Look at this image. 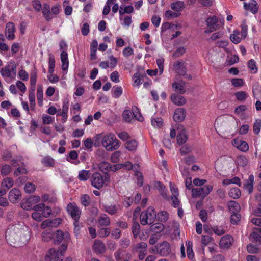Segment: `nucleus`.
Returning a JSON list of instances; mask_svg holds the SVG:
<instances>
[{"instance_id":"obj_1","label":"nucleus","mask_w":261,"mask_h":261,"mask_svg":"<svg viewBox=\"0 0 261 261\" xmlns=\"http://www.w3.org/2000/svg\"><path fill=\"white\" fill-rule=\"evenodd\" d=\"M27 226L18 224L7 231L6 238L11 245H21L27 241Z\"/></svg>"},{"instance_id":"obj_2","label":"nucleus","mask_w":261,"mask_h":261,"mask_svg":"<svg viewBox=\"0 0 261 261\" xmlns=\"http://www.w3.org/2000/svg\"><path fill=\"white\" fill-rule=\"evenodd\" d=\"M101 143L102 146L108 151L117 150L120 147V141L113 133L103 135Z\"/></svg>"},{"instance_id":"obj_3","label":"nucleus","mask_w":261,"mask_h":261,"mask_svg":"<svg viewBox=\"0 0 261 261\" xmlns=\"http://www.w3.org/2000/svg\"><path fill=\"white\" fill-rule=\"evenodd\" d=\"M16 73V64L14 61H12L9 62L7 64L0 70L1 75L7 83H10L15 78Z\"/></svg>"},{"instance_id":"obj_4","label":"nucleus","mask_w":261,"mask_h":261,"mask_svg":"<svg viewBox=\"0 0 261 261\" xmlns=\"http://www.w3.org/2000/svg\"><path fill=\"white\" fill-rule=\"evenodd\" d=\"M90 181L92 186L97 189H100L102 187L109 184L110 177L108 175H102L99 172H95L92 174Z\"/></svg>"},{"instance_id":"obj_5","label":"nucleus","mask_w":261,"mask_h":261,"mask_svg":"<svg viewBox=\"0 0 261 261\" xmlns=\"http://www.w3.org/2000/svg\"><path fill=\"white\" fill-rule=\"evenodd\" d=\"M156 218V214L152 207H148L141 212L140 215V223L143 225L153 224Z\"/></svg>"},{"instance_id":"obj_6","label":"nucleus","mask_w":261,"mask_h":261,"mask_svg":"<svg viewBox=\"0 0 261 261\" xmlns=\"http://www.w3.org/2000/svg\"><path fill=\"white\" fill-rule=\"evenodd\" d=\"M150 251L162 256H166L171 253V248L170 244L164 241L152 247L150 249Z\"/></svg>"},{"instance_id":"obj_7","label":"nucleus","mask_w":261,"mask_h":261,"mask_svg":"<svg viewBox=\"0 0 261 261\" xmlns=\"http://www.w3.org/2000/svg\"><path fill=\"white\" fill-rule=\"evenodd\" d=\"M213 186L206 185L203 187L194 188L192 190V195L194 197H205L213 190Z\"/></svg>"},{"instance_id":"obj_8","label":"nucleus","mask_w":261,"mask_h":261,"mask_svg":"<svg viewBox=\"0 0 261 261\" xmlns=\"http://www.w3.org/2000/svg\"><path fill=\"white\" fill-rule=\"evenodd\" d=\"M67 211L74 220H79L81 215V210L75 203H69L67 206Z\"/></svg>"},{"instance_id":"obj_9","label":"nucleus","mask_w":261,"mask_h":261,"mask_svg":"<svg viewBox=\"0 0 261 261\" xmlns=\"http://www.w3.org/2000/svg\"><path fill=\"white\" fill-rule=\"evenodd\" d=\"M62 221V219L59 218L53 220H46L42 222L41 228L44 229L47 227H57L61 223Z\"/></svg>"},{"instance_id":"obj_10","label":"nucleus","mask_w":261,"mask_h":261,"mask_svg":"<svg viewBox=\"0 0 261 261\" xmlns=\"http://www.w3.org/2000/svg\"><path fill=\"white\" fill-rule=\"evenodd\" d=\"M232 144L234 147L243 152H246L249 149V146L247 142L239 138L234 139L232 141Z\"/></svg>"},{"instance_id":"obj_11","label":"nucleus","mask_w":261,"mask_h":261,"mask_svg":"<svg viewBox=\"0 0 261 261\" xmlns=\"http://www.w3.org/2000/svg\"><path fill=\"white\" fill-rule=\"evenodd\" d=\"M56 240L55 242L58 244L60 243L62 241L68 242L70 240V236L69 233L66 231L63 232L61 230H58L56 233Z\"/></svg>"},{"instance_id":"obj_12","label":"nucleus","mask_w":261,"mask_h":261,"mask_svg":"<svg viewBox=\"0 0 261 261\" xmlns=\"http://www.w3.org/2000/svg\"><path fill=\"white\" fill-rule=\"evenodd\" d=\"M21 194L17 188H13L9 193V199L12 203H15L20 198Z\"/></svg>"},{"instance_id":"obj_13","label":"nucleus","mask_w":261,"mask_h":261,"mask_svg":"<svg viewBox=\"0 0 261 261\" xmlns=\"http://www.w3.org/2000/svg\"><path fill=\"white\" fill-rule=\"evenodd\" d=\"M244 8L245 10L255 14L258 10V6L255 0H250L248 3H244Z\"/></svg>"},{"instance_id":"obj_14","label":"nucleus","mask_w":261,"mask_h":261,"mask_svg":"<svg viewBox=\"0 0 261 261\" xmlns=\"http://www.w3.org/2000/svg\"><path fill=\"white\" fill-rule=\"evenodd\" d=\"M15 25L13 22H8L6 27V36L9 40H12L15 38Z\"/></svg>"},{"instance_id":"obj_15","label":"nucleus","mask_w":261,"mask_h":261,"mask_svg":"<svg viewBox=\"0 0 261 261\" xmlns=\"http://www.w3.org/2000/svg\"><path fill=\"white\" fill-rule=\"evenodd\" d=\"M233 241V239L231 236L225 235L221 238L219 245L222 248H228L231 246Z\"/></svg>"},{"instance_id":"obj_16","label":"nucleus","mask_w":261,"mask_h":261,"mask_svg":"<svg viewBox=\"0 0 261 261\" xmlns=\"http://www.w3.org/2000/svg\"><path fill=\"white\" fill-rule=\"evenodd\" d=\"M185 117L186 112L183 108H179L175 110L173 115V119L175 121L182 122L185 119Z\"/></svg>"},{"instance_id":"obj_17","label":"nucleus","mask_w":261,"mask_h":261,"mask_svg":"<svg viewBox=\"0 0 261 261\" xmlns=\"http://www.w3.org/2000/svg\"><path fill=\"white\" fill-rule=\"evenodd\" d=\"M188 137L185 129L180 130L177 136V143L179 145L184 144L188 140Z\"/></svg>"},{"instance_id":"obj_18","label":"nucleus","mask_w":261,"mask_h":261,"mask_svg":"<svg viewBox=\"0 0 261 261\" xmlns=\"http://www.w3.org/2000/svg\"><path fill=\"white\" fill-rule=\"evenodd\" d=\"M69 108V102L64 100L63 102L62 112L58 114L62 116V121L64 123L66 121L68 117V112Z\"/></svg>"},{"instance_id":"obj_19","label":"nucleus","mask_w":261,"mask_h":261,"mask_svg":"<svg viewBox=\"0 0 261 261\" xmlns=\"http://www.w3.org/2000/svg\"><path fill=\"white\" fill-rule=\"evenodd\" d=\"M120 205L116 204L106 205L104 206V210L111 215H114L118 213L120 210Z\"/></svg>"},{"instance_id":"obj_20","label":"nucleus","mask_w":261,"mask_h":261,"mask_svg":"<svg viewBox=\"0 0 261 261\" xmlns=\"http://www.w3.org/2000/svg\"><path fill=\"white\" fill-rule=\"evenodd\" d=\"M61 60L62 62V69L66 71L69 66V61L68 54L66 51H63L61 53Z\"/></svg>"},{"instance_id":"obj_21","label":"nucleus","mask_w":261,"mask_h":261,"mask_svg":"<svg viewBox=\"0 0 261 261\" xmlns=\"http://www.w3.org/2000/svg\"><path fill=\"white\" fill-rule=\"evenodd\" d=\"M171 99L174 104L178 106L183 105L186 102V99L177 94H173L171 96Z\"/></svg>"},{"instance_id":"obj_22","label":"nucleus","mask_w":261,"mask_h":261,"mask_svg":"<svg viewBox=\"0 0 261 261\" xmlns=\"http://www.w3.org/2000/svg\"><path fill=\"white\" fill-rule=\"evenodd\" d=\"M245 38L242 36L241 33L238 30H234L232 34L230 35V40L235 44L240 43L242 39Z\"/></svg>"},{"instance_id":"obj_23","label":"nucleus","mask_w":261,"mask_h":261,"mask_svg":"<svg viewBox=\"0 0 261 261\" xmlns=\"http://www.w3.org/2000/svg\"><path fill=\"white\" fill-rule=\"evenodd\" d=\"M41 162L42 165L46 167H54L56 164L55 160L49 156L43 158Z\"/></svg>"},{"instance_id":"obj_24","label":"nucleus","mask_w":261,"mask_h":261,"mask_svg":"<svg viewBox=\"0 0 261 261\" xmlns=\"http://www.w3.org/2000/svg\"><path fill=\"white\" fill-rule=\"evenodd\" d=\"M185 7V3L181 1H177L171 4V9L176 13L181 11Z\"/></svg>"},{"instance_id":"obj_25","label":"nucleus","mask_w":261,"mask_h":261,"mask_svg":"<svg viewBox=\"0 0 261 261\" xmlns=\"http://www.w3.org/2000/svg\"><path fill=\"white\" fill-rule=\"evenodd\" d=\"M206 23L207 27L213 28V30H217L219 29V25L217 24V19L216 16L208 17L206 20Z\"/></svg>"},{"instance_id":"obj_26","label":"nucleus","mask_w":261,"mask_h":261,"mask_svg":"<svg viewBox=\"0 0 261 261\" xmlns=\"http://www.w3.org/2000/svg\"><path fill=\"white\" fill-rule=\"evenodd\" d=\"M93 249L97 253H101L105 252L106 247L105 244L100 240H95L93 244Z\"/></svg>"},{"instance_id":"obj_27","label":"nucleus","mask_w":261,"mask_h":261,"mask_svg":"<svg viewBox=\"0 0 261 261\" xmlns=\"http://www.w3.org/2000/svg\"><path fill=\"white\" fill-rule=\"evenodd\" d=\"M184 64L185 63L182 61H178L173 65L176 72L179 74L182 75H185V67Z\"/></svg>"},{"instance_id":"obj_28","label":"nucleus","mask_w":261,"mask_h":261,"mask_svg":"<svg viewBox=\"0 0 261 261\" xmlns=\"http://www.w3.org/2000/svg\"><path fill=\"white\" fill-rule=\"evenodd\" d=\"M98 222L100 226H107L110 224L111 220L107 215L102 214L99 217Z\"/></svg>"},{"instance_id":"obj_29","label":"nucleus","mask_w":261,"mask_h":261,"mask_svg":"<svg viewBox=\"0 0 261 261\" xmlns=\"http://www.w3.org/2000/svg\"><path fill=\"white\" fill-rule=\"evenodd\" d=\"M42 13L45 19L48 21L53 18L51 12H50L49 5L48 4H46L44 5Z\"/></svg>"},{"instance_id":"obj_30","label":"nucleus","mask_w":261,"mask_h":261,"mask_svg":"<svg viewBox=\"0 0 261 261\" xmlns=\"http://www.w3.org/2000/svg\"><path fill=\"white\" fill-rule=\"evenodd\" d=\"M254 179V177L253 175H250L248 180L246 181V182L244 185L245 189L248 192L249 194H250L253 191Z\"/></svg>"},{"instance_id":"obj_31","label":"nucleus","mask_w":261,"mask_h":261,"mask_svg":"<svg viewBox=\"0 0 261 261\" xmlns=\"http://www.w3.org/2000/svg\"><path fill=\"white\" fill-rule=\"evenodd\" d=\"M147 245L145 242H140L136 245H133L132 248V251L133 252L146 251Z\"/></svg>"},{"instance_id":"obj_32","label":"nucleus","mask_w":261,"mask_h":261,"mask_svg":"<svg viewBox=\"0 0 261 261\" xmlns=\"http://www.w3.org/2000/svg\"><path fill=\"white\" fill-rule=\"evenodd\" d=\"M172 87L175 91L179 93L184 94L186 90L185 89V83L182 82H174L172 84Z\"/></svg>"},{"instance_id":"obj_33","label":"nucleus","mask_w":261,"mask_h":261,"mask_svg":"<svg viewBox=\"0 0 261 261\" xmlns=\"http://www.w3.org/2000/svg\"><path fill=\"white\" fill-rule=\"evenodd\" d=\"M132 231L134 238H139L142 240V238L139 235L140 232V226L138 222H135L133 223Z\"/></svg>"},{"instance_id":"obj_34","label":"nucleus","mask_w":261,"mask_h":261,"mask_svg":"<svg viewBox=\"0 0 261 261\" xmlns=\"http://www.w3.org/2000/svg\"><path fill=\"white\" fill-rule=\"evenodd\" d=\"M227 206L229 211L232 213H239L240 210L239 204L234 201H229L227 203Z\"/></svg>"},{"instance_id":"obj_35","label":"nucleus","mask_w":261,"mask_h":261,"mask_svg":"<svg viewBox=\"0 0 261 261\" xmlns=\"http://www.w3.org/2000/svg\"><path fill=\"white\" fill-rule=\"evenodd\" d=\"M98 43L96 40H93L90 45V57L92 60L96 59V53Z\"/></svg>"},{"instance_id":"obj_36","label":"nucleus","mask_w":261,"mask_h":261,"mask_svg":"<svg viewBox=\"0 0 261 261\" xmlns=\"http://www.w3.org/2000/svg\"><path fill=\"white\" fill-rule=\"evenodd\" d=\"M134 11V8L132 5H128L126 6H121L120 7L119 13L120 15H124L125 14H130Z\"/></svg>"},{"instance_id":"obj_37","label":"nucleus","mask_w":261,"mask_h":261,"mask_svg":"<svg viewBox=\"0 0 261 261\" xmlns=\"http://www.w3.org/2000/svg\"><path fill=\"white\" fill-rule=\"evenodd\" d=\"M250 239L253 243H255L257 244V245L261 244V236L258 232L256 231L255 230L251 233Z\"/></svg>"},{"instance_id":"obj_38","label":"nucleus","mask_w":261,"mask_h":261,"mask_svg":"<svg viewBox=\"0 0 261 261\" xmlns=\"http://www.w3.org/2000/svg\"><path fill=\"white\" fill-rule=\"evenodd\" d=\"M155 186L158 190L160 192L161 195L165 198H168L167 190L165 187L160 181H158L155 184Z\"/></svg>"},{"instance_id":"obj_39","label":"nucleus","mask_w":261,"mask_h":261,"mask_svg":"<svg viewBox=\"0 0 261 261\" xmlns=\"http://www.w3.org/2000/svg\"><path fill=\"white\" fill-rule=\"evenodd\" d=\"M43 92L42 86H39L37 89V99L38 105L41 107L43 105Z\"/></svg>"},{"instance_id":"obj_40","label":"nucleus","mask_w":261,"mask_h":261,"mask_svg":"<svg viewBox=\"0 0 261 261\" xmlns=\"http://www.w3.org/2000/svg\"><path fill=\"white\" fill-rule=\"evenodd\" d=\"M138 146L137 142L135 140H131L127 141L125 144V148L129 151L136 150Z\"/></svg>"},{"instance_id":"obj_41","label":"nucleus","mask_w":261,"mask_h":261,"mask_svg":"<svg viewBox=\"0 0 261 261\" xmlns=\"http://www.w3.org/2000/svg\"><path fill=\"white\" fill-rule=\"evenodd\" d=\"M99 169L103 172H107L112 170V165L107 162H102L99 165Z\"/></svg>"},{"instance_id":"obj_42","label":"nucleus","mask_w":261,"mask_h":261,"mask_svg":"<svg viewBox=\"0 0 261 261\" xmlns=\"http://www.w3.org/2000/svg\"><path fill=\"white\" fill-rule=\"evenodd\" d=\"M90 177L89 170H82L79 172L78 178L81 181H86Z\"/></svg>"},{"instance_id":"obj_43","label":"nucleus","mask_w":261,"mask_h":261,"mask_svg":"<svg viewBox=\"0 0 261 261\" xmlns=\"http://www.w3.org/2000/svg\"><path fill=\"white\" fill-rule=\"evenodd\" d=\"M122 117L125 121L127 122H130L134 117L132 111L125 110L123 112Z\"/></svg>"},{"instance_id":"obj_44","label":"nucleus","mask_w":261,"mask_h":261,"mask_svg":"<svg viewBox=\"0 0 261 261\" xmlns=\"http://www.w3.org/2000/svg\"><path fill=\"white\" fill-rule=\"evenodd\" d=\"M55 67V60L54 55L52 54L49 55V60H48V73H53L54 71V68Z\"/></svg>"},{"instance_id":"obj_45","label":"nucleus","mask_w":261,"mask_h":261,"mask_svg":"<svg viewBox=\"0 0 261 261\" xmlns=\"http://www.w3.org/2000/svg\"><path fill=\"white\" fill-rule=\"evenodd\" d=\"M223 185L224 186H227L228 185H230L231 184H236L237 185H239V186H241L240 183V179L238 177H234L231 179H226L223 180Z\"/></svg>"},{"instance_id":"obj_46","label":"nucleus","mask_w":261,"mask_h":261,"mask_svg":"<svg viewBox=\"0 0 261 261\" xmlns=\"http://www.w3.org/2000/svg\"><path fill=\"white\" fill-rule=\"evenodd\" d=\"M132 111L134 117L139 121H143V117L139 112V109L136 106H133L132 108Z\"/></svg>"},{"instance_id":"obj_47","label":"nucleus","mask_w":261,"mask_h":261,"mask_svg":"<svg viewBox=\"0 0 261 261\" xmlns=\"http://www.w3.org/2000/svg\"><path fill=\"white\" fill-rule=\"evenodd\" d=\"M13 180L10 177H6L4 178L2 182V186L6 188L7 190L9 189L13 186Z\"/></svg>"},{"instance_id":"obj_48","label":"nucleus","mask_w":261,"mask_h":261,"mask_svg":"<svg viewBox=\"0 0 261 261\" xmlns=\"http://www.w3.org/2000/svg\"><path fill=\"white\" fill-rule=\"evenodd\" d=\"M122 165H123V168L128 170H133L134 171L137 170L139 167L138 164H134L133 165L132 163L129 161H127L125 163L122 164Z\"/></svg>"},{"instance_id":"obj_49","label":"nucleus","mask_w":261,"mask_h":261,"mask_svg":"<svg viewBox=\"0 0 261 261\" xmlns=\"http://www.w3.org/2000/svg\"><path fill=\"white\" fill-rule=\"evenodd\" d=\"M229 195L234 199H237L241 195L240 190L238 188H231L229 192Z\"/></svg>"},{"instance_id":"obj_50","label":"nucleus","mask_w":261,"mask_h":261,"mask_svg":"<svg viewBox=\"0 0 261 261\" xmlns=\"http://www.w3.org/2000/svg\"><path fill=\"white\" fill-rule=\"evenodd\" d=\"M158 219L161 222H166L169 218L168 214L167 212L162 211L156 215Z\"/></svg>"},{"instance_id":"obj_51","label":"nucleus","mask_w":261,"mask_h":261,"mask_svg":"<svg viewBox=\"0 0 261 261\" xmlns=\"http://www.w3.org/2000/svg\"><path fill=\"white\" fill-rule=\"evenodd\" d=\"M53 236V232L50 229L46 230L42 234V240L46 242L52 239Z\"/></svg>"},{"instance_id":"obj_52","label":"nucleus","mask_w":261,"mask_h":261,"mask_svg":"<svg viewBox=\"0 0 261 261\" xmlns=\"http://www.w3.org/2000/svg\"><path fill=\"white\" fill-rule=\"evenodd\" d=\"M42 120L43 124H50L54 121V117L46 114H43L42 116Z\"/></svg>"},{"instance_id":"obj_53","label":"nucleus","mask_w":261,"mask_h":261,"mask_svg":"<svg viewBox=\"0 0 261 261\" xmlns=\"http://www.w3.org/2000/svg\"><path fill=\"white\" fill-rule=\"evenodd\" d=\"M163 119L160 117L154 118L151 119V124L155 128H160L163 125Z\"/></svg>"},{"instance_id":"obj_54","label":"nucleus","mask_w":261,"mask_h":261,"mask_svg":"<svg viewBox=\"0 0 261 261\" xmlns=\"http://www.w3.org/2000/svg\"><path fill=\"white\" fill-rule=\"evenodd\" d=\"M29 100L31 110L35 111L36 107L35 93H30L29 94Z\"/></svg>"},{"instance_id":"obj_55","label":"nucleus","mask_w":261,"mask_h":261,"mask_svg":"<svg viewBox=\"0 0 261 261\" xmlns=\"http://www.w3.org/2000/svg\"><path fill=\"white\" fill-rule=\"evenodd\" d=\"M123 90L121 87L116 86L113 88V96L115 98L119 97L122 94Z\"/></svg>"},{"instance_id":"obj_56","label":"nucleus","mask_w":261,"mask_h":261,"mask_svg":"<svg viewBox=\"0 0 261 261\" xmlns=\"http://www.w3.org/2000/svg\"><path fill=\"white\" fill-rule=\"evenodd\" d=\"M248 66L252 73H255L257 71V68L256 67V62L253 59L248 61Z\"/></svg>"},{"instance_id":"obj_57","label":"nucleus","mask_w":261,"mask_h":261,"mask_svg":"<svg viewBox=\"0 0 261 261\" xmlns=\"http://www.w3.org/2000/svg\"><path fill=\"white\" fill-rule=\"evenodd\" d=\"M35 189V185L31 182L27 183L24 187V190L25 192L28 193H33Z\"/></svg>"},{"instance_id":"obj_58","label":"nucleus","mask_w":261,"mask_h":261,"mask_svg":"<svg viewBox=\"0 0 261 261\" xmlns=\"http://www.w3.org/2000/svg\"><path fill=\"white\" fill-rule=\"evenodd\" d=\"M259 245H257V244H256L255 245H253L251 244L248 245L247 247L248 252L250 253H258L259 251V248L258 247Z\"/></svg>"},{"instance_id":"obj_59","label":"nucleus","mask_w":261,"mask_h":261,"mask_svg":"<svg viewBox=\"0 0 261 261\" xmlns=\"http://www.w3.org/2000/svg\"><path fill=\"white\" fill-rule=\"evenodd\" d=\"M236 98L239 101H244L247 97V94L244 91H239L235 94Z\"/></svg>"},{"instance_id":"obj_60","label":"nucleus","mask_w":261,"mask_h":261,"mask_svg":"<svg viewBox=\"0 0 261 261\" xmlns=\"http://www.w3.org/2000/svg\"><path fill=\"white\" fill-rule=\"evenodd\" d=\"M55 251V249L53 248L50 249L48 250L45 256V261H51L54 258Z\"/></svg>"},{"instance_id":"obj_61","label":"nucleus","mask_w":261,"mask_h":261,"mask_svg":"<svg viewBox=\"0 0 261 261\" xmlns=\"http://www.w3.org/2000/svg\"><path fill=\"white\" fill-rule=\"evenodd\" d=\"M179 15V14L178 13H176L175 11L173 12L171 10H167L165 13V16L167 19L178 17Z\"/></svg>"},{"instance_id":"obj_62","label":"nucleus","mask_w":261,"mask_h":261,"mask_svg":"<svg viewBox=\"0 0 261 261\" xmlns=\"http://www.w3.org/2000/svg\"><path fill=\"white\" fill-rule=\"evenodd\" d=\"M247 107L245 105H240L236 108L234 110V113L237 115L241 116L243 115L244 112L247 110Z\"/></svg>"},{"instance_id":"obj_63","label":"nucleus","mask_w":261,"mask_h":261,"mask_svg":"<svg viewBox=\"0 0 261 261\" xmlns=\"http://www.w3.org/2000/svg\"><path fill=\"white\" fill-rule=\"evenodd\" d=\"M164 225L161 223H155L151 226V229L156 233H159L164 229Z\"/></svg>"},{"instance_id":"obj_64","label":"nucleus","mask_w":261,"mask_h":261,"mask_svg":"<svg viewBox=\"0 0 261 261\" xmlns=\"http://www.w3.org/2000/svg\"><path fill=\"white\" fill-rule=\"evenodd\" d=\"M121 152L120 151H116L112 153L111 156V161L112 162L116 163L119 162Z\"/></svg>"}]
</instances>
